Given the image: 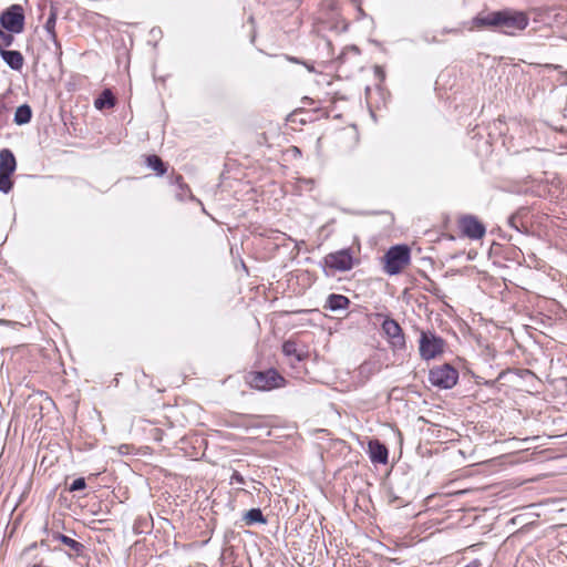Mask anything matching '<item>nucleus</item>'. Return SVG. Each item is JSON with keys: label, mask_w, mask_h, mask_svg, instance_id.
Segmentation results:
<instances>
[{"label": "nucleus", "mask_w": 567, "mask_h": 567, "mask_svg": "<svg viewBox=\"0 0 567 567\" xmlns=\"http://www.w3.org/2000/svg\"><path fill=\"white\" fill-rule=\"evenodd\" d=\"M17 168L13 153L8 148L0 151V172L12 174Z\"/></svg>", "instance_id": "ddd939ff"}, {"label": "nucleus", "mask_w": 567, "mask_h": 567, "mask_svg": "<svg viewBox=\"0 0 567 567\" xmlns=\"http://www.w3.org/2000/svg\"><path fill=\"white\" fill-rule=\"evenodd\" d=\"M282 352L287 357H295L297 359V361L305 360V358L307 355V352L303 350H300L298 348V344L292 340H288L282 344Z\"/></svg>", "instance_id": "4468645a"}, {"label": "nucleus", "mask_w": 567, "mask_h": 567, "mask_svg": "<svg viewBox=\"0 0 567 567\" xmlns=\"http://www.w3.org/2000/svg\"><path fill=\"white\" fill-rule=\"evenodd\" d=\"M32 110L28 104L20 105L14 113V122L18 125L27 124L31 121Z\"/></svg>", "instance_id": "f3484780"}, {"label": "nucleus", "mask_w": 567, "mask_h": 567, "mask_svg": "<svg viewBox=\"0 0 567 567\" xmlns=\"http://www.w3.org/2000/svg\"><path fill=\"white\" fill-rule=\"evenodd\" d=\"M32 567H41L40 565H33Z\"/></svg>", "instance_id": "c85d7f7f"}, {"label": "nucleus", "mask_w": 567, "mask_h": 567, "mask_svg": "<svg viewBox=\"0 0 567 567\" xmlns=\"http://www.w3.org/2000/svg\"><path fill=\"white\" fill-rule=\"evenodd\" d=\"M115 105V97L111 90H104L100 96L94 101V106L97 110L111 109Z\"/></svg>", "instance_id": "2eb2a0df"}, {"label": "nucleus", "mask_w": 567, "mask_h": 567, "mask_svg": "<svg viewBox=\"0 0 567 567\" xmlns=\"http://www.w3.org/2000/svg\"><path fill=\"white\" fill-rule=\"evenodd\" d=\"M466 567H478V565L476 563H473V564H470L468 566Z\"/></svg>", "instance_id": "cd10ccee"}, {"label": "nucleus", "mask_w": 567, "mask_h": 567, "mask_svg": "<svg viewBox=\"0 0 567 567\" xmlns=\"http://www.w3.org/2000/svg\"><path fill=\"white\" fill-rule=\"evenodd\" d=\"M515 219H516V218H515L514 216H513V217H511V218H509V224H511V226H512V227H514V228H516V229L518 230V226H516V225H515Z\"/></svg>", "instance_id": "a878e982"}, {"label": "nucleus", "mask_w": 567, "mask_h": 567, "mask_svg": "<svg viewBox=\"0 0 567 567\" xmlns=\"http://www.w3.org/2000/svg\"><path fill=\"white\" fill-rule=\"evenodd\" d=\"M0 55L12 70L20 71L23 68L24 58L20 51L1 50Z\"/></svg>", "instance_id": "9b49d317"}, {"label": "nucleus", "mask_w": 567, "mask_h": 567, "mask_svg": "<svg viewBox=\"0 0 567 567\" xmlns=\"http://www.w3.org/2000/svg\"><path fill=\"white\" fill-rule=\"evenodd\" d=\"M86 487L85 480L83 477H79L73 481V483L70 485L69 491L70 492H76L82 491Z\"/></svg>", "instance_id": "4be33fe9"}, {"label": "nucleus", "mask_w": 567, "mask_h": 567, "mask_svg": "<svg viewBox=\"0 0 567 567\" xmlns=\"http://www.w3.org/2000/svg\"><path fill=\"white\" fill-rule=\"evenodd\" d=\"M175 183L179 185L181 189H187L188 190V186L183 183V177L181 175L176 176Z\"/></svg>", "instance_id": "b1692460"}, {"label": "nucleus", "mask_w": 567, "mask_h": 567, "mask_svg": "<svg viewBox=\"0 0 567 567\" xmlns=\"http://www.w3.org/2000/svg\"><path fill=\"white\" fill-rule=\"evenodd\" d=\"M477 28H493L507 35H515L529 24V17L524 11L503 9L473 19Z\"/></svg>", "instance_id": "f257e3e1"}, {"label": "nucleus", "mask_w": 567, "mask_h": 567, "mask_svg": "<svg viewBox=\"0 0 567 567\" xmlns=\"http://www.w3.org/2000/svg\"><path fill=\"white\" fill-rule=\"evenodd\" d=\"M368 453L372 463L385 464L388 462V449L379 440H371L369 442Z\"/></svg>", "instance_id": "9d476101"}, {"label": "nucleus", "mask_w": 567, "mask_h": 567, "mask_svg": "<svg viewBox=\"0 0 567 567\" xmlns=\"http://www.w3.org/2000/svg\"><path fill=\"white\" fill-rule=\"evenodd\" d=\"M7 111V107L3 103L0 102V116Z\"/></svg>", "instance_id": "bb28decb"}, {"label": "nucleus", "mask_w": 567, "mask_h": 567, "mask_svg": "<svg viewBox=\"0 0 567 567\" xmlns=\"http://www.w3.org/2000/svg\"><path fill=\"white\" fill-rule=\"evenodd\" d=\"M460 228L470 239H481L486 233L485 226L473 215L463 216L460 219Z\"/></svg>", "instance_id": "1a4fd4ad"}, {"label": "nucleus", "mask_w": 567, "mask_h": 567, "mask_svg": "<svg viewBox=\"0 0 567 567\" xmlns=\"http://www.w3.org/2000/svg\"><path fill=\"white\" fill-rule=\"evenodd\" d=\"M55 23H56V12L53 8L50 10V16L47 19L44 24L45 31L49 33L50 38L58 44L56 33H55Z\"/></svg>", "instance_id": "aec40b11"}, {"label": "nucleus", "mask_w": 567, "mask_h": 567, "mask_svg": "<svg viewBox=\"0 0 567 567\" xmlns=\"http://www.w3.org/2000/svg\"><path fill=\"white\" fill-rule=\"evenodd\" d=\"M411 259L410 248L405 245H396L391 247L384 255L383 270L390 276L400 274Z\"/></svg>", "instance_id": "7ed1b4c3"}, {"label": "nucleus", "mask_w": 567, "mask_h": 567, "mask_svg": "<svg viewBox=\"0 0 567 567\" xmlns=\"http://www.w3.org/2000/svg\"><path fill=\"white\" fill-rule=\"evenodd\" d=\"M445 341L431 331H422L419 351L423 360H432L444 351Z\"/></svg>", "instance_id": "39448f33"}, {"label": "nucleus", "mask_w": 567, "mask_h": 567, "mask_svg": "<svg viewBox=\"0 0 567 567\" xmlns=\"http://www.w3.org/2000/svg\"><path fill=\"white\" fill-rule=\"evenodd\" d=\"M355 259L350 248L340 249L326 255L323 258V270L327 276L336 272L349 271L353 268Z\"/></svg>", "instance_id": "f03ea898"}, {"label": "nucleus", "mask_w": 567, "mask_h": 567, "mask_svg": "<svg viewBox=\"0 0 567 567\" xmlns=\"http://www.w3.org/2000/svg\"><path fill=\"white\" fill-rule=\"evenodd\" d=\"M382 330L389 339L393 349L402 350L405 347V338L400 324L391 318H386L382 322Z\"/></svg>", "instance_id": "6e6552de"}, {"label": "nucleus", "mask_w": 567, "mask_h": 567, "mask_svg": "<svg viewBox=\"0 0 567 567\" xmlns=\"http://www.w3.org/2000/svg\"><path fill=\"white\" fill-rule=\"evenodd\" d=\"M146 165L154 172H156L157 175L162 176L166 173V165L162 161V158L157 155H148L146 156Z\"/></svg>", "instance_id": "a211bd4d"}, {"label": "nucleus", "mask_w": 567, "mask_h": 567, "mask_svg": "<svg viewBox=\"0 0 567 567\" xmlns=\"http://www.w3.org/2000/svg\"><path fill=\"white\" fill-rule=\"evenodd\" d=\"M55 539L60 540L62 544H64L66 547H69V549L71 551H73L75 555H81L83 549H84V545L81 544L80 542L66 536V535H63V534H56L54 536Z\"/></svg>", "instance_id": "dca6fc26"}, {"label": "nucleus", "mask_w": 567, "mask_h": 567, "mask_svg": "<svg viewBox=\"0 0 567 567\" xmlns=\"http://www.w3.org/2000/svg\"><path fill=\"white\" fill-rule=\"evenodd\" d=\"M247 382L254 389L270 391L272 389L284 386L286 380L275 369H268L266 371L250 372L248 374Z\"/></svg>", "instance_id": "20e7f679"}, {"label": "nucleus", "mask_w": 567, "mask_h": 567, "mask_svg": "<svg viewBox=\"0 0 567 567\" xmlns=\"http://www.w3.org/2000/svg\"><path fill=\"white\" fill-rule=\"evenodd\" d=\"M11 174L0 172V192L8 194L12 187L13 183L11 181Z\"/></svg>", "instance_id": "412c9836"}, {"label": "nucleus", "mask_w": 567, "mask_h": 567, "mask_svg": "<svg viewBox=\"0 0 567 567\" xmlns=\"http://www.w3.org/2000/svg\"><path fill=\"white\" fill-rule=\"evenodd\" d=\"M244 520H245L246 525H252V524H256V523H260V524H266L267 523L266 517L264 516L262 512L259 508H251V509H249L245 514Z\"/></svg>", "instance_id": "6ab92c4d"}, {"label": "nucleus", "mask_w": 567, "mask_h": 567, "mask_svg": "<svg viewBox=\"0 0 567 567\" xmlns=\"http://www.w3.org/2000/svg\"><path fill=\"white\" fill-rule=\"evenodd\" d=\"M0 23L3 29L11 33H20L24 28V13L19 4H13L0 16Z\"/></svg>", "instance_id": "0eeeda50"}, {"label": "nucleus", "mask_w": 567, "mask_h": 567, "mask_svg": "<svg viewBox=\"0 0 567 567\" xmlns=\"http://www.w3.org/2000/svg\"><path fill=\"white\" fill-rule=\"evenodd\" d=\"M0 324L11 326V324H16V322H12V321H9V320H4V319H0Z\"/></svg>", "instance_id": "393cba45"}, {"label": "nucleus", "mask_w": 567, "mask_h": 567, "mask_svg": "<svg viewBox=\"0 0 567 567\" xmlns=\"http://www.w3.org/2000/svg\"><path fill=\"white\" fill-rule=\"evenodd\" d=\"M429 380L440 389H452L458 380V372L452 365L443 364L430 370Z\"/></svg>", "instance_id": "423d86ee"}, {"label": "nucleus", "mask_w": 567, "mask_h": 567, "mask_svg": "<svg viewBox=\"0 0 567 567\" xmlns=\"http://www.w3.org/2000/svg\"><path fill=\"white\" fill-rule=\"evenodd\" d=\"M230 482L231 483H237V484H245V478H244V476L240 473L234 472L231 477H230Z\"/></svg>", "instance_id": "5701e85b"}, {"label": "nucleus", "mask_w": 567, "mask_h": 567, "mask_svg": "<svg viewBox=\"0 0 567 567\" xmlns=\"http://www.w3.org/2000/svg\"><path fill=\"white\" fill-rule=\"evenodd\" d=\"M349 305L350 300L346 296L331 293L328 296L323 308L331 311H339L347 309Z\"/></svg>", "instance_id": "f8f14e48"}]
</instances>
